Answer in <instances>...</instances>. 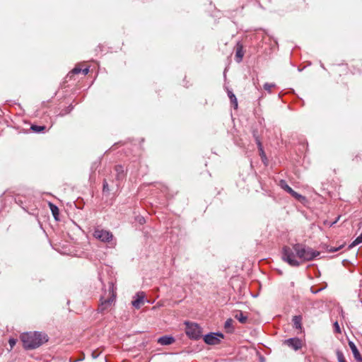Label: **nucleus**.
Returning a JSON list of instances; mask_svg holds the SVG:
<instances>
[{"instance_id": "7ed1b4c3", "label": "nucleus", "mask_w": 362, "mask_h": 362, "mask_svg": "<svg viewBox=\"0 0 362 362\" xmlns=\"http://www.w3.org/2000/svg\"><path fill=\"white\" fill-rule=\"evenodd\" d=\"M116 291L115 287L112 281L108 283V294L105 298L102 296L100 298V304L98 306V311L100 313H104L109 310L115 300Z\"/></svg>"}, {"instance_id": "dca6fc26", "label": "nucleus", "mask_w": 362, "mask_h": 362, "mask_svg": "<svg viewBox=\"0 0 362 362\" xmlns=\"http://www.w3.org/2000/svg\"><path fill=\"white\" fill-rule=\"evenodd\" d=\"M234 317L238 320L240 323L245 324L247 321V316L243 312L238 310L234 314Z\"/></svg>"}, {"instance_id": "39448f33", "label": "nucleus", "mask_w": 362, "mask_h": 362, "mask_svg": "<svg viewBox=\"0 0 362 362\" xmlns=\"http://www.w3.org/2000/svg\"><path fill=\"white\" fill-rule=\"evenodd\" d=\"M93 235L95 238L103 243H109L113 238L112 233L110 231L99 227L95 228Z\"/></svg>"}, {"instance_id": "473e14b6", "label": "nucleus", "mask_w": 362, "mask_h": 362, "mask_svg": "<svg viewBox=\"0 0 362 362\" xmlns=\"http://www.w3.org/2000/svg\"><path fill=\"white\" fill-rule=\"evenodd\" d=\"M324 289V288H318V289H314L313 287H311L310 288V291L313 293L314 294H316L317 293H319L320 291H322Z\"/></svg>"}, {"instance_id": "20e7f679", "label": "nucleus", "mask_w": 362, "mask_h": 362, "mask_svg": "<svg viewBox=\"0 0 362 362\" xmlns=\"http://www.w3.org/2000/svg\"><path fill=\"white\" fill-rule=\"evenodd\" d=\"M185 325V333L189 338L199 339L201 337L202 330L198 324L187 322Z\"/></svg>"}, {"instance_id": "4468645a", "label": "nucleus", "mask_w": 362, "mask_h": 362, "mask_svg": "<svg viewBox=\"0 0 362 362\" xmlns=\"http://www.w3.org/2000/svg\"><path fill=\"white\" fill-rule=\"evenodd\" d=\"M243 46L240 44L237 45L236 52H235V61L238 63H240L242 62L243 58Z\"/></svg>"}, {"instance_id": "0eeeda50", "label": "nucleus", "mask_w": 362, "mask_h": 362, "mask_svg": "<svg viewBox=\"0 0 362 362\" xmlns=\"http://www.w3.org/2000/svg\"><path fill=\"white\" fill-rule=\"evenodd\" d=\"M283 344L287 345L288 347L295 351H298L302 347V340L298 337H293L285 339Z\"/></svg>"}, {"instance_id": "c9c22d12", "label": "nucleus", "mask_w": 362, "mask_h": 362, "mask_svg": "<svg viewBox=\"0 0 362 362\" xmlns=\"http://www.w3.org/2000/svg\"><path fill=\"white\" fill-rule=\"evenodd\" d=\"M138 221L139 222L140 224H143L145 223V219L144 217H139Z\"/></svg>"}, {"instance_id": "6e6552de", "label": "nucleus", "mask_w": 362, "mask_h": 362, "mask_svg": "<svg viewBox=\"0 0 362 362\" xmlns=\"http://www.w3.org/2000/svg\"><path fill=\"white\" fill-rule=\"evenodd\" d=\"M115 171L116 173L115 178H116V186L119 187L120 182L124 180L126 177V173L124 170V167L121 165H117L115 167Z\"/></svg>"}, {"instance_id": "f257e3e1", "label": "nucleus", "mask_w": 362, "mask_h": 362, "mask_svg": "<svg viewBox=\"0 0 362 362\" xmlns=\"http://www.w3.org/2000/svg\"><path fill=\"white\" fill-rule=\"evenodd\" d=\"M320 255L319 251L314 250L300 243H296L282 248V259L291 267H299L302 262L312 261Z\"/></svg>"}, {"instance_id": "5701e85b", "label": "nucleus", "mask_w": 362, "mask_h": 362, "mask_svg": "<svg viewBox=\"0 0 362 362\" xmlns=\"http://www.w3.org/2000/svg\"><path fill=\"white\" fill-rule=\"evenodd\" d=\"M73 109H74V106L72 105H70L68 107H65L64 109L62 110V111L59 112V115L61 117H63V116L70 113Z\"/></svg>"}, {"instance_id": "f8f14e48", "label": "nucleus", "mask_w": 362, "mask_h": 362, "mask_svg": "<svg viewBox=\"0 0 362 362\" xmlns=\"http://www.w3.org/2000/svg\"><path fill=\"white\" fill-rule=\"evenodd\" d=\"M175 338L172 336H162L158 339V343L160 345H170L174 343Z\"/></svg>"}, {"instance_id": "bb28decb", "label": "nucleus", "mask_w": 362, "mask_h": 362, "mask_svg": "<svg viewBox=\"0 0 362 362\" xmlns=\"http://www.w3.org/2000/svg\"><path fill=\"white\" fill-rule=\"evenodd\" d=\"M252 135H253V137L255 139V141L256 142V144L257 145V142H261V140H260V138H259V136L258 135V132L257 130H253L252 132Z\"/></svg>"}, {"instance_id": "f704fd0d", "label": "nucleus", "mask_w": 362, "mask_h": 362, "mask_svg": "<svg viewBox=\"0 0 362 362\" xmlns=\"http://www.w3.org/2000/svg\"><path fill=\"white\" fill-rule=\"evenodd\" d=\"M88 71H89V69L85 68V69H82L81 73H83V74L86 76L88 74Z\"/></svg>"}, {"instance_id": "412c9836", "label": "nucleus", "mask_w": 362, "mask_h": 362, "mask_svg": "<svg viewBox=\"0 0 362 362\" xmlns=\"http://www.w3.org/2000/svg\"><path fill=\"white\" fill-rule=\"evenodd\" d=\"M82 69L79 66L74 67L66 76L70 79L75 75L81 73Z\"/></svg>"}, {"instance_id": "c756f323", "label": "nucleus", "mask_w": 362, "mask_h": 362, "mask_svg": "<svg viewBox=\"0 0 362 362\" xmlns=\"http://www.w3.org/2000/svg\"><path fill=\"white\" fill-rule=\"evenodd\" d=\"M334 331L337 333H340L341 332V329H340V327H339V325L338 323V322H335L334 323Z\"/></svg>"}, {"instance_id": "7c9ffc66", "label": "nucleus", "mask_w": 362, "mask_h": 362, "mask_svg": "<svg viewBox=\"0 0 362 362\" xmlns=\"http://www.w3.org/2000/svg\"><path fill=\"white\" fill-rule=\"evenodd\" d=\"M292 197H293L294 198H296L298 199H300V198H303V196L299 194L298 192H295L293 190V192H291L290 194Z\"/></svg>"}, {"instance_id": "f03ea898", "label": "nucleus", "mask_w": 362, "mask_h": 362, "mask_svg": "<svg viewBox=\"0 0 362 362\" xmlns=\"http://www.w3.org/2000/svg\"><path fill=\"white\" fill-rule=\"evenodd\" d=\"M20 339L26 350L35 349L48 341L47 334L41 332H28L21 334Z\"/></svg>"}, {"instance_id": "1a4fd4ad", "label": "nucleus", "mask_w": 362, "mask_h": 362, "mask_svg": "<svg viewBox=\"0 0 362 362\" xmlns=\"http://www.w3.org/2000/svg\"><path fill=\"white\" fill-rule=\"evenodd\" d=\"M144 298L145 294L144 292H138L134 296V300L132 302V305L136 309L140 308L141 304L144 302Z\"/></svg>"}, {"instance_id": "9d476101", "label": "nucleus", "mask_w": 362, "mask_h": 362, "mask_svg": "<svg viewBox=\"0 0 362 362\" xmlns=\"http://www.w3.org/2000/svg\"><path fill=\"white\" fill-rule=\"evenodd\" d=\"M32 198L29 197L25 200V197H23V196L18 194L15 197V202L16 204H18L20 206H21L22 209H23L25 211H28V204L27 201L29 202H31Z\"/></svg>"}, {"instance_id": "e433bc0d", "label": "nucleus", "mask_w": 362, "mask_h": 362, "mask_svg": "<svg viewBox=\"0 0 362 362\" xmlns=\"http://www.w3.org/2000/svg\"><path fill=\"white\" fill-rule=\"evenodd\" d=\"M98 354H96L95 351H93V352L92 353V357H93V358H98Z\"/></svg>"}, {"instance_id": "4be33fe9", "label": "nucleus", "mask_w": 362, "mask_h": 362, "mask_svg": "<svg viewBox=\"0 0 362 362\" xmlns=\"http://www.w3.org/2000/svg\"><path fill=\"white\" fill-rule=\"evenodd\" d=\"M280 186L288 194L293 192V189L290 186H288V184L284 180H281Z\"/></svg>"}, {"instance_id": "f3484780", "label": "nucleus", "mask_w": 362, "mask_h": 362, "mask_svg": "<svg viewBox=\"0 0 362 362\" xmlns=\"http://www.w3.org/2000/svg\"><path fill=\"white\" fill-rule=\"evenodd\" d=\"M227 94L230 99V101L231 104L233 105L235 109L238 108V100L235 94L233 93L232 90L227 88Z\"/></svg>"}, {"instance_id": "b1692460", "label": "nucleus", "mask_w": 362, "mask_h": 362, "mask_svg": "<svg viewBox=\"0 0 362 362\" xmlns=\"http://www.w3.org/2000/svg\"><path fill=\"white\" fill-rule=\"evenodd\" d=\"M336 355L338 360V362H347L343 352L339 349L336 351Z\"/></svg>"}, {"instance_id": "6ab92c4d", "label": "nucleus", "mask_w": 362, "mask_h": 362, "mask_svg": "<svg viewBox=\"0 0 362 362\" xmlns=\"http://www.w3.org/2000/svg\"><path fill=\"white\" fill-rule=\"evenodd\" d=\"M257 148L259 153V156L262 158V162L265 163L267 160L265 152L264 151L262 142H257Z\"/></svg>"}, {"instance_id": "a878e982", "label": "nucleus", "mask_w": 362, "mask_h": 362, "mask_svg": "<svg viewBox=\"0 0 362 362\" xmlns=\"http://www.w3.org/2000/svg\"><path fill=\"white\" fill-rule=\"evenodd\" d=\"M276 86L275 83H265L264 84V89L267 90L268 93H272V88H274Z\"/></svg>"}, {"instance_id": "c85d7f7f", "label": "nucleus", "mask_w": 362, "mask_h": 362, "mask_svg": "<svg viewBox=\"0 0 362 362\" xmlns=\"http://www.w3.org/2000/svg\"><path fill=\"white\" fill-rule=\"evenodd\" d=\"M17 342V340L14 338H10L8 340V344L10 345L11 349H13V346L16 345Z\"/></svg>"}, {"instance_id": "a211bd4d", "label": "nucleus", "mask_w": 362, "mask_h": 362, "mask_svg": "<svg viewBox=\"0 0 362 362\" xmlns=\"http://www.w3.org/2000/svg\"><path fill=\"white\" fill-rule=\"evenodd\" d=\"M233 320L231 318L228 319L224 324V328L228 333H233L234 332V327L233 325Z\"/></svg>"}, {"instance_id": "9b49d317", "label": "nucleus", "mask_w": 362, "mask_h": 362, "mask_svg": "<svg viewBox=\"0 0 362 362\" xmlns=\"http://www.w3.org/2000/svg\"><path fill=\"white\" fill-rule=\"evenodd\" d=\"M349 346L353 353L354 358L358 362H362V356H361L359 351L358 350L356 346L355 345V344L352 341H349Z\"/></svg>"}, {"instance_id": "72a5a7b5", "label": "nucleus", "mask_w": 362, "mask_h": 362, "mask_svg": "<svg viewBox=\"0 0 362 362\" xmlns=\"http://www.w3.org/2000/svg\"><path fill=\"white\" fill-rule=\"evenodd\" d=\"M84 359V355L79 358L78 359H76V360H73L71 358L69 359V362H78V361H83Z\"/></svg>"}, {"instance_id": "ddd939ff", "label": "nucleus", "mask_w": 362, "mask_h": 362, "mask_svg": "<svg viewBox=\"0 0 362 362\" xmlns=\"http://www.w3.org/2000/svg\"><path fill=\"white\" fill-rule=\"evenodd\" d=\"M293 327L296 329H302V316L301 315H295L292 319Z\"/></svg>"}, {"instance_id": "aec40b11", "label": "nucleus", "mask_w": 362, "mask_h": 362, "mask_svg": "<svg viewBox=\"0 0 362 362\" xmlns=\"http://www.w3.org/2000/svg\"><path fill=\"white\" fill-rule=\"evenodd\" d=\"M46 129L45 125L32 124L30 129L35 133L42 132Z\"/></svg>"}, {"instance_id": "423d86ee", "label": "nucleus", "mask_w": 362, "mask_h": 362, "mask_svg": "<svg viewBox=\"0 0 362 362\" xmlns=\"http://www.w3.org/2000/svg\"><path fill=\"white\" fill-rule=\"evenodd\" d=\"M224 335L221 332H210L204 337V341L209 345H216L221 341V338H223Z\"/></svg>"}, {"instance_id": "2eb2a0df", "label": "nucleus", "mask_w": 362, "mask_h": 362, "mask_svg": "<svg viewBox=\"0 0 362 362\" xmlns=\"http://www.w3.org/2000/svg\"><path fill=\"white\" fill-rule=\"evenodd\" d=\"M52 214L56 221L59 220V208L52 202L48 204Z\"/></svg>"}, {"instance_id": "2f4dec72", "label": "nucleus", "mask_w": 362, "mask_h": 362, "mask_svg": "<svg viewBox=\"0 0 362 362\" xmlns=\"http://www.w3.org/2000/svg\"><path fill=\"white\" fill-rule=\"evenodd\" d=\"M343 247V245H341L338 247H331L329 249V252H337L338 250H339L341 247Z\"/></svg>"}, {"instance_id": "cd10ccee", "label": "nucleus", "mask_w": 362, "mask_h": 362, "mask_svg": "<svg viewBox=\"0 0 362 362\" xmlns=\"http://www.w3.org/2000/svg\"><path fill=\"white\" fill-rule=\"evenodd\" d=\"M103 192H108L110 191L109 185L106 181V180H103Z\"/></svg>"}, {"instance_id": "393cba45", "label": "nucleus", "mask_w": 362, "mask_h": 362, "mask_svg": "<svg viewBox=\"0 0 362 362\" xmlns=\"http://www.w3.org/2000/svg\"><path fill=\"white\" fill-rule=\"evenodd\" d=\"M362 243V233L358 235L349 246V248H352L356 245Z\"/></svg>"}]
</instances>
